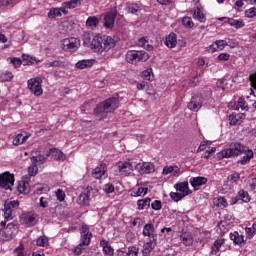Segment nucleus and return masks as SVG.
Wrapping results in <instances>:
<instances>
[{"label":"nucleus","instance_id":"nucleus-41","mask_svg":"<svg viewBox=\"0 0 256 256\" xmlns=\"http://www.w3.org/2000/svg\"><path fill=\"white\" fill-rule=\"evenodd\" d=\"M223 243H225V240L223 239H217L215 242H214V245L212 247V255H217L219 249H221V245H223Z\"/></svg>","mask_w":256,"mask_h":256},{"label":"nucleus","instance_id":"nucleus-1","mask_svg":"<svg viewBox=\"0 0 256 256\" xmlns=\"http://www.w3.org/2000/svg\"><path fill=\"white\" fill-rule=\"evenodd\" d=\"M119 107V99L111 97L101 102L95 109L94 115L97 119H105L109 113H113Z\"/></svg>","mask_w":256,"mask_h":256},{"label":"nucleus","instance_id":"nucleus-7","mask_svg":"<svg viewBox=\"0 0 256 256\" xmlns=\"http://www.w3.org/2000/svg\"><path fill=\"white\" fill-rule=\"evenodd\" d=\"M28 83V89L35 95L36 97H41L43 95V88L41 87V84L43 83V78L41 77H35L31 78L27 81Z\"/></svg>","mask_w":256,"mask_h":256},{"label":"nucleus","instance_id":"nucleus-39","mask_svg":"<svg viewBox=\"0 0 256 256\" xmlns=\"http://www.w3.org/2000/svg\"><path fill=\"white\" fill-rule=\"evenodd\" d=\"M137 205H138L139 211H141L143 209H148V207H150V205H151V198H146L144 200H138Z\"/></svg>","mask_w":256,"mask_h":256},{"label":"nucleus","instance_id":"nucleus-50","mask_svg":"<svg viewBox=\"0 0 256 256\" xmlns=\"http://www.w3.org/2000/svg\"><path fill=\"white\" fill-rule=\"evenodd\" d=\"M78 201L80 205H89V194H80Z\"/></svg>","mask_w":256,"mask_h":256},{"label":"nucleus","instance_id":"nucleus-43","mask_svg":"<svg viewBox=\"0 0 256 256\" xmlns=\"http://www.w3.org/2000/svg\"><path fill=\"white\" fill-rule=\"evenodd\" d=\"M234 107L236 111H239V109L245 111V109H247V102H245V99L239 98L237 103L234 104Z\"/></svg>","mask_w":256,"mask_h":256},{"label":"nucleus","instance_id":"nucleus-37","mask_svg":"<svg viewBox=\"0 0 256 256\" xmlns=\"http://www.w3.org/2000/svg\"><path fill=\"white\" fill-rule=\"evenodd\" d=\"M194 19H197L200 23H205V14L201 12V9L199 7L194 8V13H193Z\"/></svg>","mask_w":256,"mask_h":256},{"label":"nucleus","instance_id":"nucleus-14","mask_svg":"<svg viewBox=\"0 0 256 256\" xmlns=\"http://www.w3.org/2000/svg\"><path fill=\"white\" fill-rule=\"evenodd\" d=\"M187 107L190 109V111L197 113V111L203 107V98H201V96H193Z\"/></svg>","mask_w":256,"mask_h":256},{"label":"nucleus","instance_id":"nucleus-35","mask_svg":"<svg viewBox=\"0 0 256 256\" xmlns=\"http://www.w3.org/2000/svg\"><path fill=\"white\" fill-rule=\"evenodd\" d=\"M99 25V18L96 16H90L86 20V27H90V29H95Z\"/></svg>","mask_w":256,"mask_h":256},{"label":"nucleus","instance_id":"nucleus-62","mask_svg":"<svg viewBox=\"0 0 256 256\" xmlns=\"http://www.w3.org/2000/svg\"><path fill=\"white\" fill-rule=\"evenodd\" d=\"M56 197L58 201H65V192H63L61 189H58L56 191Z\"/></svg>","mask_w":256,"mask_h":256},{"label":"nucleus","instance_id":"nucleus-8","mask_svg":"<svg viewBox=\"0 0 256 256\" xmlns=\"http://www.w3.org/2000/svg\"><path fill=\"white\" fill-rule=\"evenodd\" d=\"M81 41L78 38H65L61 42V47L63 51H69L70 53H75L79 49Z\"/></svg>","mask_w":256,"mask_h":256},{"label":"nucleus","instance_id":"nucleus-48","mask_svg":"<svg viewBox=\"0 0 256 256\" xmlns=\"http://www.w3.org/2000/svg\"><path fill=\"white\" fill-rule=\"evenodd\" d=\"M56 17H61V12H60L59 8L51 9L48 12V18L49 19H56Z\"/></svg>","mask_w":256,"mask_h":256},{"label":"nucleus","instance_id":"nucleus-4","mask_svg":"<svg viewBox=\"0 0 256 256\" xmlns=\"http://www.w3.org/2000/svg\"><path fill=\"white\" fill-rule=\"evenodd\" d=\"M19 209V200H6L4 202V208H3V215H4V221L0 223L2 227H5L7 221L13 220L15 217V211Z\"/></svg>","mask_w":256,"mask_h":256},{"label":"nucleus","instance_id":"nucleus-64","mask_svg":"<svg viewBox=\"0 0 256 256\" xmlns=\"http://www.w3.org/2000/svg\"><path fill=\"white\" fill-rule=\"evenodd\" d=\"M83 41H84V44L85 45H89V47L91 46V34H89V33H85L84 35H83Z\"/></svg>","mask_w":256,"mask_h":256},{"label":"nucleus","instance_id":"nucleus-46","mask_svg":"<svg viewBox=\"0 0 256 256\" xmlns=\"http://www.w3.org/2000/svg\"><path fill=\"white\" fill-rule=\"evenodd\" d=\"M142 77L146 79V81H153V69L149 68L142 72Z\"/></svg>","mask_w":256,"mask_h":256},{"label":"nucleus","instance_id":"nucleus-42","mask_svg":"<svg viewBox=\"0 0 256 256\" xmlns=\"http://www.w3.org/2000/svg\"><path fill=\"white\" fill-rule=\"evenodd\" d=\"M250 83H251V92L250 95L256 97V73L250 75Z\"/></svg>","mask_w":256,"mask_h":256},{"label":"nucleus","instance_id":"nucleus-15","mask_svg":"<svg viewBox=\"0 0 256 256\" xmlns=\"http://www.w3.org/2000/svg\"><path fill=\"white\" fill-rule=\"evenodd\" d=\"M143 236L149 237L151 241H157V234H155V226L151 223L145 224L143 228Z\"/></svg>","mask_w":256,"mask_h":256},{"label":"nucleus","instance_id":"nucleus-47","mask_svg":"<svg viewBox=\"0 0 256 256\" xmlns=\"http://www.w3.org/2000/svg\"><path fill=\"white\" fill-rule=\"evenodd\" d=\"M128 12L137 15V13L141 12V7L137 4H128Z\"/></svg>","mask_w":256,"mask_h":256},{"label":"nucleus","instance_id":"nucleus-11","mask_svg":"<svg viewBox=\"0 0 256 256\" xmlns=\"http://www.w3.org/2000/svg\"><path fill=\"white\" fill-rule=\"evenodd\" d=\"M133 169H139V164H133V162H119L118 163V171H120V173L122 175H131V172L133 171Z\"/></svg>","mask_w":256,"mask_h":256},{"label":"nucleus","instance_id":"nucleus-12","mask_svg":"<svg viewBox=\"0 0 256 256\" xmlns=\"http://www.w3.org/2000/svg\"><path fill=\"white\" fill-rule=\"evenodd\" d=\"M117 18V10L111 9L104 16V26L106 29H113L115 25V19Z\"/></svg>","mask_w":256,"mask_h":256},{"label":"nucleus","instance_id":"nucleus-13","mask_svg":"<svg viewBox=\"0 0 256 256\" xmlns=\"http://www.w3.org/2000/svg\"><path fill=\"white\" fill-rule=\"evenodd\" d=\"M92 177L94 179H105L107 178V164L101 163L92 171Z\"/></svg>","mask_w":256,"mask_h":256},{"label":"nucleus","instance_id":"nucleus-32","mask_svg":"<svg viewBox=\"0 0 256 256\" xmlns=\"http://www.w3.org/2000/svg\"><path fill=\"white\" fill-rule=\"evenodd\" d=\"M180 169L177 166H165L163 168V175H179Z\"/></svg>","mask_w":256,"mask_h":256},{"label":"nucleus","instance_id":"nucleus-3","mask_svg":"<svg viewBox=\"0 0 256 256\" xmlns=\"http://www.w3.org/2000/svg\"><path fill=\"white\" fill-rule=\"evenodd\" d=\"M248 148L239 143V142H233L230 144V148L222 150L218 157L219 159H229L230 157H239L244 151H246Z\"/></svg>","mask_w":256,"mask_h":256},{"label":"nucleus","instance_id":"nucleus-58","mask_svg":"<svg viewBox=\"0 0 256 256\" xmlns=\"http://www.w3.org/2000/svg\"><path fill=\"white\" fill-rule=\"evenodd\" d=\"M149 191V188H145V187H139L137 192H136V195L138 197H141V196H145L147 195V192Z\"/></svg>","mask_w":256,"mask_h":256},{"label":"nucleus","instance_id":"nucleus-33","mask_svg":"<svg viewBox=\"0 0 256 256\" xmlns=\"http://www.w3.org/2000/svg\"><path fill=\"white\" fill-rule=\"evenodd\" d=\"M245 155L240 160L241 165H247L253 159V150H250L249 148L244 151Z\"/></svg>","mask_w":256,"mask_h":256},{"label":"nucleus","instance_id":"nucleus-30","mask_svg":"<svg viewBox=\"0 0 256 256\" xmlns=\"http://www.w3.org/2000/svg\"><path fill=\"white\" fill-rule=\"evenodd\" d=\"M125 60L127 61V63H130L131 65H137V56L135 54V50L127 51L125 55Z\"/></svg>","mask_w":256,"mask_h":256},{"label":"nucleus","instance_id":"nucleus-56","mask_svg":"<svg viewBox=\"0 0 256 256\" xmlns=\"http://www.w3.org/2000/svg\"><path fill=\"white\" fill-rule=\"evenodd\" d=\"M228 183H236V181H239L241 179V174L238 172H235L234 174L228 176Z\"/></svg>","mask_w":256,"mask_h":256},{"label":"nucleus","instance_id":"nucleus-49","mask_svg":"<svg viewBox=\"0 0 256 256\" xmlns=\"http://www.w3.org/2000/svg\"><path fill=\"white\" fill-rule=\"evenodd\" d=\"M11 79H13V73L11 72H4L0 74L1 83H5V81H11Z\"/></svg>","mask_w":256,"mask_h":256},{"label":"nucleus","instance_id":"nucleus-60","mask_svg":"<svg viewBox=\"0 0 256 256\" xmlns=\"http://www.w3.org/2000/svg\"><path fill=\"white\" fill-rule=\"evenodd\" d=\"M40 207H42L43 209H46V207H49V198L41 197Z\"/></svg>","mask_w":256,"mask_h":256},{"label":"nucleus","instance_id":"nucleus-26","mask_svg":"<svg viewBox=\"0 0 256 256\" xmlns=\"http://www.w3.org/2000/svg\"><path fill=\"white\" fill-rule=\"evenodd\" d=\"M94 63V59L80 60L75 64V67L76 69H89V67H93Z\"/></svg>","mask_w":256,"mask_h":256},{"label":"nucleus","instance_id":"nucleus-25","mask_svg":"<svg viewBox=\"0 0 256 256\" xmlns=\"http://www.w3.org/2000/svg\"><path fill=\"white\" fill-rule=\"evenodd\" d=\"M180 241L185 245L186 247H189L193 245V235L191 232H183L180 235Z\"/></svg>","mask_w":256,"mask_h":256},{"label":"nucleus","instance_id":"nucleus-17","mask_svg":"<svg viewBox=\"0 0 256 256\" xmlns=\"http://www.w3.org/2000/svg\"><path fill=\"white\" fill-rule=\"evenodd\" d=\"M229 43L225 40H216L212 45L209 46L208 51L211 53H215V51H223L225 47H227Z\"/></svg>","mask_w":256,"mask_h":256},{"label":"nucleus","instance_id":"nucleus-45","mask_svg":"<svg viewBox=\"0 0 256 256\" xmlns=\"http://www.w3.org/2000/svg\"><path fill=\"white\" fill-rule=\"evenodd\" d=\"M238 196L241 198L244 203H249L251 201V197L249 196V192L245 190H240L238 192Z\"/></svg>","mask_w":256,"mask_h":256},{"label":"nucleus","instance_id":"nucleus-19","mask_svg":"<svg viewBox=\"0 0 256 256\" xmlns=\"http://www.w3.org/2000/svg\"><path fill=\"white\" fill-rule=\"evenodd\" d=\"M139 172L142 174H149L155 172V164L151 162H144L142 165L138 166Z\"/></svg>","mask_w":256,"mask_h":256},{"label":"nucleus","instance_id":"nucleus-23","mask_svg":"<svg viewBox=\"0 0 256 256\" xmlns=\"http://www.w3.org/2000/svg\"><path fill=\"white\" fill-rule=\"evenodd\" d=\"M156 246H157V240H150L149 242L145 243L143 245L142 255L148 256L149 253H151V251H153Z\"/></svg>","mask_w":256,"mask_h":256},{"label":"nucleus","instance_id":"nucleus-52","mask_svg":"<svg viewBox=\"0 0 256 256\" xmlns=\"http://www.w3.org/2000/svg\"><path fill=\"white\" fill-rule=\"evenodd\" d=\"M170 197H171L172 201H175L177 203V202L181 201V199H183L185 197V194L177 193V192H171L170 193Z\"/></svg>","mask_w":256,"mask_h":256},{"label":"nucleus","instance_id":"nucleus-61","mask_svg":"<svg viewBox=\"0 0 256 256\" xmlns=\"http://www.w3.org/2000/svg\"><path fill=\"white\" fill-rule=\"evenodd\" d=\"M246 17L253 18L256 16V8H250L245 12Z\"/></svg>","mask_w":256,"mask_h":256},{"label":"nucleus","instance_id":"nucleus-22","mask_svg":"<svg viewBox=\"0 0 256 256\" xmlns=\"http://www.w3.org/2000/svg\"><path fill=\"white\" fill-rule=\"evenodd\" d=\"M54 157L56 161H65V154L61 152V150H58L57 148L50 149L47 152V157Z\"/></svg>","mask_w":256,"mask_h":256},{"label":"nucleus","instance_id":"nucleus-29","mask_svg":"<svg viewBox=\"0 0 256 256\" xmlns=\"http://www.w3.org/2000/svg\"><path fill=\"white\" fill-rule=\"evenodd\" d=\"M230 239L234 241L235 245H245V238L243 235H239V232L230 233Z\"/></svg>","mask_w":256,"mask_h":256},{"label":"nucleus","instance_id":"nucleus-44","mask_svg":"<svg viewBox=\"0 0 256 256\" xmlns=\"http://www.w3.org/2000/svg\"><path fill=\"white\" fill-rule=\"evenodd\" d=\"M36 245H38L39 247H47V245H49V238H47V236L45 235L40 236L36 240Z\"/></svg>","mask_w":256,"mask_h":256},{"label":"nucleus","instance_id":"nucleus-18","mask_svg":"<svg viewBox=\"0 0 256 256\" xmlns=\"http://www.w3.org/2000/svg\"><path fill=\"white\" fill-rule=\"evenodd\" d=\"M176 191H180L184 197H187V195H191V190H189V182H179L174 185Z\"/></svg>","mask_w":256,"mask_h":256},{"label":"nucleus","instance_id":"nucleus-34","mask_svg":"<svg viewBox=\"0 0 256 256\" xmlns=\"http://www.w3.org/2000/svg\"><path fill=\"white\" fill-rule=\"evenodd\" d=\"M17 190L19 193H27L29 191V180H21L18 184Z\"/></svg>","mask_w":256,"mask_h":256},{"label":"nucleus","instance_id":"nucleus-63","mask_svg":"<svg viewBox=\"0 0 256 256\" xmlns=\"http://www.w3.org/2000/svg\"><path fill=\"white\" fill-rule=\"evenodd\" d=\"M10 63H12V65H14V67H21V59L20 58H9Z\"/></svg>","mask_w":256,"mask_h":256},{"label":"nucleus","instance_id":"nucleus-55","mask_svg":"<svg viewBox=\"0 0 256 256\" xmlns=\"http://www.w3.org/2000/svg\"><path fill=\"white\" fill-rule=\"evenodd\" d=\"M127 256H139V248L136 246L128 247V252L126 253Z\"/></svg>","mask_w":256,"mask_h":256},{"label":"nucleus","instance_id":"nucleus-31","mask_svg":"<svg viewBox=\"0 0 256 256\" xmlns=\"http://www.w3.org/2000/svg\"><path fill=\"white\" fill-rule=\"evenodd\" d=\"M44 66L47 68L54 67L55 69H59V68H65L66 64L61 60H53L51 62H46Z\"/></svg>","mask_w":256,"mask_h":256},{"label":"nucleus","instance_id":"nucleus-38","mask_svg":"<svg viewBox=\"0 0 256 256\" xmlns=\"http://www.w3.org/2000/svg\"><path fill=\"white\" fill-rule=\"evenodd\" d=\"M83 0H70L63 3L64 7L67 9H75L76 7H80Z\"/></svg>","mask_w":256,"mask_h":256},{"label":"nucleus","instance_id":"nucleus-57","mask_svg":"<svg viewBox=\"0 0 256 256\" xmlns=\"http://www.w3.org/2000/svg\"><path fill=\"white\" fill-rule=\"evenodd\" d=\"M161 200H155L154 202H152L151 204V208L154 210V211H161Z\"/></svg>","mask_w":256,"mask_h":256},{"label":"nucleus","instance_id":"nucleus-21","mask_svg":"<svg viewBox=\"0 0 256 256\" xmlns=\"http://www.w3.org/2000/svg\"><path fill=\"white\" fill-rule=\"evenodd\" d=\"M206 184L207 178L205 177H194L190 179V185H192L195 191L199 190V187Z\"/></svg>","mask_w":256,"mask_h":256},{"label":"nucleus","instance_id":"nucleus-51","mask_svg":"<svg viewBox=\"0 0 256 256\" xmlns=\"http://www.w3.org/2000/svg\"><path fill=\"white\" fill-rule=\"evenodd\" d=\"M182 25H184V27H187L188 29H192L195 24L193 23V19H191V17L186 16L182 19Z\"/></svg>","mask_w":256,"mask_h":256},{"label":"nucleus","instance_id":"nucleus-6","mask_svg":"<svg viewBox=\"0 0 256 256\" xmlns=\"http://www.w3.org/2000/svg\"><path fill=\"white\" fill-rule=\"evenodd\" d=\"M17 224L8 223L6 227L0 230V241H11L17 235Z\"/></svg>","mask_w":256,"mask_h":256},{"label":"nucleus","instance_id":"nucleus-9","mask_svg":"<svg viewBox=\"0 0 256 256\" xmlns=\"http://www.w3.org/2000/svg\"><path fill=\"white\" fill-rule=\"evenodd\" d=\"M20 221L25 227H34L37 225V214L35 212H24L20 216Z\"/></svg>","mask_w":256,"mask_h":256},{"label":"nucleus","instance_id":"nucleus-24","mask_svg":"<svg viewBox=\"0 0 256 256\" xmlns=\"http://www.w3.org/2000/svg\"><path fill=\"white\" fill-rule=\"evenodd\" d=\"M165 45L169 49L177 47V34L172 32L168 36H166Z\"/></svg>","mask_w":256,"mask_h":256},{"label":"nucleus","instance_id":"nucleus-54","mask_svg":"<svg viewBox=\"0 0 256 256\" xmlns=\"http://www.w3.org/2000/svg\"><path fill=\"white\" fill-rule=\"evenodd\" d=\"M246 235L247 237H249V239H251V237H253L256 234V224H253L252 227H246L245 229Z\"/></svg>","mask_w":256,"mask_h":256},{"label":"nucleus","instance_id":"nucleus-5","mask_svg":"<svg viewBox=\"0 0 256 256\" xmlns=\"http://www.w3.org/2000/svg\"><path fill=\"white\" fill-rule=\"evenodd\" d=\"M91 237L93 234L89 232V226L82 225L81 227V243L74 249L75 255H81L83 253V246H87L91 243Z\"/></svg>","mask_w":256,"mask_h":256},{"label":"nucleus","instance_id":"nucleus-36","mask_svg":"<svg viewBox=\"0 0 256 256\" xmlns=\"http://www.w3.org/2000/svg\"><path fill=\"white\" fill-rule=\"evenodd\" d=\"M100 245L103 247V253H105V255L113 256L114 250L109 246V242L102 240Z\"/></svg>","mask_w":256,"mask_h":256},{"label":"nucleus","instance_id":"nucleus-2","mask_svg":"<svg viewBox=\"0 0 256 256\" xmlns=\"http://www.w3.org/2000/svg\"><path fill=\"white\" fill-rule=\"evenodd\" d=\"M115 47V40L111 38V36L101 37L99 35L94 36L91 43L90 48L96 51V53H103V51L107 52L110 49Z\"/></svg>","mask_w":256,"mask_h":256},{"label":"nucleus","instance_id":"nucleus-27","mask_svg":"<svg viewBox=\"0 0 256 256\" xmlns=\"http://www.w3.org/2000/svg\"><path fill=\"white\" fill-rule=\"evenodd\" d=\"M136 54V63H145V61L149 60V53L144 50H135Z\"/></svg>","mask_w":256,"mask_h":256},{"label":"nucleus","instance_id":"nucleus-28","mask_svg":"<svg viewBox=\"0 0 256 256\" xmlns=\"http://www.w3.org/2000/svg\"><path fill=\"white\" fill-rule=\"evenodd\" d=\"M47 153L45 155L43 154H37L36 156H32L30 159H31V162H32V165H43V163H45V161H47Z\"/></svg>","mask_w":256,"mask_h":256},{"label":"nucleus","instance_id":"nucleus-40","mask_svg":"<svg viewBox=\"0 0 256 256\" xmlns=\"http://www.w3.org/2000/svg\"><path fill=\"white\" fill-rule=\"evenodd\" d=\"M28 137L27 136H23V134H17V136L13 139V145H15L16 147L19 145H23V143H25V141H27Z\"/></svg>","mask_w":256,"mask_h":256},{"label":"nucleus","instance_id":"nucleus-59","mask_svg":"<svg viewBox=\"0 0 256 256\" xmlns=\"http://www.w3.org/2000/svg\"><path fill=\"white\" fill-rule=\"evenodd\" d=\"M217 206L218 207H227V199H225V197H219L217 199Z\"/></svg>","mask_w":256,"mask_h":256},{"label":"nucleus","instance_id":"nucleus-16","mask_svg":"<svg viewBox=\"0 0 256 256\" xmlns=\"http://www.w3.org/2000/svg\"><path fill=\"white\" fill-rule=\"evenodd\" d=\"M218 21H224V23H228L231 27H234L235 29H241L242 27H245V23L243 20H235L233 18H218Z\"/></svg>","mask_w":256,"mask_h":256},{"label":"nucleus","instance_id":"nucleus-10","mask_svg":"<svg viewBox=\"0 0 256 256\" xmlns=\"http://www.w3.org/2000/svg\"><path fill=\"white\" fill-rule=\"evenodd\" d=\"M15 183V176L9 172L0 174V187L2 189H11Z\"/></svg>","mask_w":256,"mask_h":256},{"label":"nucleus","instance_id":"nucleus-53","mask_svg":"<svg viewBox=\"0 0 256 256\" xmlns=\"http://www.w3.org/2000/svg\"><path fill=\"white\" fill-rule=\"evenodd\" d=\"M39 172V168L37 167V164H33L32 166L28 167V175L30 177H35L37 173Z\"/></svg>","mask_w":256,"mask_h":256},{"label":"nucleus","instance_id":"nucleus-20","mask_svg":"<svg viewBox=\"0 0 256 256\" xmlns=\"http://www.w3.org/2000/svg\"><path fill=\"white\" fill-rule=\"evenodd\" d=\"M230 125H241L245 121V113H233L229 116Z\"/></svg>","mask_w":256,"mask_h":256}]
</instances>
